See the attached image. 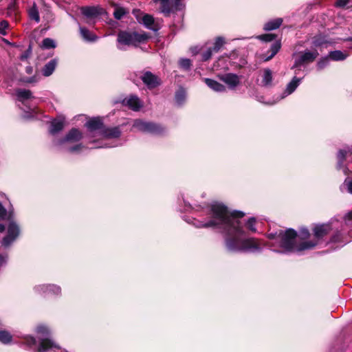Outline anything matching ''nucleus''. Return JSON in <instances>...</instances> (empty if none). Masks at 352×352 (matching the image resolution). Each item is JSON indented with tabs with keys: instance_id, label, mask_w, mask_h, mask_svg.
<instances>
[{
	"instance_id": "obj_51",
	"label": "nucleus",
	"mask_w": 352,
	"mask_h": 352,
	"mask_svg": "<svg viewBox=\"0 0 352 352\" xmlns=\"http://www.w3.org/2000/svg\"><path fill=\"white\" fill-rule=\"evenodd\" d=\"M349 2V0H338L336 2V6L339 8H344Z\"/></svg>"
},
{
	"instance_id": "obj_26",
	"label": "nucleus",
	"mask_w": 352,
	"mask_h": 352,
	"mask_svg": "<svg viewBox=\"0 0 352 352\" xmlns=\"http://www.w3.org/2000/svg\"><path fill=\"white\" fill-rule=\"evenodd\" d=\"M262 85L264 87H270L272 84V72L269 68L263 70V75L262 79Z\"/></svg>"
},
{
	"instance_id": "obj_15",
	"label": "nucleus",
	"mask_w": 352,
	"mask_h": 352,
	"mask_svg": "<svg viewBox=\"0 0 352 352\" xmlns=\"http://www.w3.org/2000/svg\"><path fill=\"white\" fill-rule=\"evenodd\" d=\"M122 104L128 106L133 111H138L142 107V103L136 96H131L129 98H125L122 101Z\"/></svg>"
},
{
	"instance_id": "obj_39",
	"label": "nucleus",
	"mask_w": 352,
	"mask_h": 352,
	"mask_svg": "<svg viewBox=\"0 0 352 352\" xmlns=\"http://www.w3.org/2000/svg\"><path fill=\"white\" fill-rule=\"evenodd\" d=\"M256 219L254 217H250L246 222L247 228L252 232H256V228L255 227Z\"/></svg>"
},
{
	"instance_id": "obj_16",
	"label": "nucleus",
	"mask_w": 352,
	"mask_h": 352,
	"mask_svg": "<svg viewBox=\"0 0 352 352\" xmlns=\"http://www.w3.org/2000/svg\"><path fill=\"white\" fill-rule=\"evenodd\" d=\"M301 81V78H297L296 76L293 77L292 80L287 85L286 88L284 91V96H282V98H283L285 96L290 95L292 94L296 88L300 85V82Z\"/></svg>"
},
{
	"instance_id": "obj_57",
	"label": "nucleus",
	"mask_w": 352,
	"mask_h": 352,
	"mask_svg": "<svg viewBox=\"0 0 352 352\" xmlns=\"http://www.w3.org/2000/svg\"><path fill=\"white\" fill-rule=\"evenodd\" d=\"M25 72L28 74H31L33 72V67L32 66H28L25 67Z\"/></svg>"
},
{
	"instance_id": "obj_11",
	"label": "nucleus",
	"mask_w": 352,
	"mask_h": 352,
	"mask_svg": "<svg viewBox=\"0 0 352 352\" xmlns=\"http://www.w3.org/2000/svg\"><path fill=\"white\" fill-rule=\"evenodd\" d=\"M34 290L39 294H59L61 289L59 286L55 285H41L34 287Z\"/></svg>"
},
{
	"instance_id": "obj_19",
	"label": "nucleus",
	"mask_w": 352,
	"mask_h": 352,
	"mask_svg": "<svg viewBox=\"0 0 352 352\" xmlns=\"http://www.w3.org/2000/svg\"><path fill=\"white\" fill-rule=\"evenodd\" d=\"M204 81L206 84L212 90L217 91V92H223L226 90V87L219 83V82L210 79V78H205Z\"/></svg>"
},
{
	"instance_id": "obj_59",
	"label": "nucleus",
	"mask_w": 352,
	"mask_h": 352,
	"mask_svg": "<svg viewBox=\"0 0 352 352\" xmlns=\"http://www.w3.org/2000/svg\"><path fill=\"white\" fill-rule=\"evenodd\" d=\"M140 12V10H133V13L135 14V12Z\"/></svg>"
},
{
	"instance_id": "obj_5",
	"label": "nucleus",
	"mask_w": 352,
	"mask_h": 352,
	"mask_svg": "<svg viewBox=\"0 0 352 352\" xmlns=\"http://www.w3.org/2000/svg\"><path fill=\"white\" fill-rule=\"evenodd\" d=\"M133 127L138 130L150 133L155 135L162 134L164 132L165 129L160 124L152 122H144L141 120H136L134 122Z\"/></svg>"
},
{
	"instance_id": "obj_30",
	"label": "nucleus",
	"mask_w": 352,
	"mask_h": 352,
	"mask_svg": "<svg viewBox=\"0 0 352 352\" xmlns=\"http://www.w3.org/2000/svg\"><path fill=\"white\" fill-rule=\"evenodd\" d=\"M347 151L345 150H340L338 153L337 157H338V164H337V168L340 169L343 166V162L345 160L346 155Z\"/></svg>"
},
{
	"instance_id": "obj_60",
	"label": "nucleus",
	"mask_w": 352,
	"mask_h": 352,
	"mask_svg": "<svg viewBox=\"0 0 352 352\" xmlns=\"http://www.w3.org/2000/svg\"><path fill=\"white\" fill-rule=\"evenodd\" d=\"M346 41H352V36H351V37H349V38H346Z\"/></svg>"
},
{
	"instance_id": "obj_10",
	"label": "nucleus",
	"mask_w": 352,
	"mask_h": 352,
	"mask_svg": "<svg viewBox=\"0 0 352 352\" xmlns=\"http://www.w3.org/2000/svg\"><path fill=\"white\" fill-rule=\"evenodd\" d=\"M82 138V135L81 132L78 129L72 128L64 138L59 140L58 144H63L67 142H78Z\"/></svg>"
},
{
	"instance_id": "obj_63",
	"label": "nucleus",
	"mask_w": 352,
	"mask_h": 352,
	"mask_svg": "<svg viewBox=\"0 0 352 352\" xmlns=\"http://www.w3.org/2000/svg\"><path fill=\"white\" fill-rule=\"evenodd\" d=\"M351 153H352V151H351Z\"/></svg>"
},
{
	"instance_id": "obj_56",
	"label": "nucleus",
	"mask_w": 352,
	"mask_h": 352,
	"mask_svg": "<svg viewBox=\"0 0 352 352\" xmlns=\"http://www.w3.org/2000/svg\"><path fill=\"white\" fill-rule=\"evenodd\" d=\"M30 49L28 50L23 54H22L20 57L21 60H25L28 58L29 54L30 53Z\"/></svg>"
},
{
	"instance_id": "obj_54",
	"label": "nucleus",
	"mask_w": 352,
	"mask_h": 352,
	"mask_svg": "<svg viewBox=\"0 0 352 352\" xmlns=\"http://www.w3.org/2000/svg\"><path fill=\"white\" fill-rule=\"evenodd\" d=\"M267 237L270 239L278 238V230L276 232H271L267 234Z\"/></svg>"
},
{
	"instance_id": "obj_52",
	"label": "nucleus",
	"mask_w": 352,
	"mask_h": 352,
	"mask_svg": "<svg viewBox=\"0 0 352 352\" xmlns=\"http://www.w3.org/2000/svg\"><path fill=\"white\" fill-rule=\"evenodd\" d=\"M8 261V254H1L0 255V267L5 265L7 263Z\"/></svg>"
},
{
	"instance_id": "obj_41",
	"label": "nucleus",
	"mask_w": 352,
	"mask_h": 352,
	"mask_svg": "<svg viewBox=\"0 0 352 352\" xmlns=\"http://www.w3.org/2000/svg\"><path fill=\"white\" fill-rule=\"evenodd\" d=\"M36 332L39 334H42L43 337L42 338H45V336H47L48 335V330L45 326H38L36 329ZM41 338H38V342H40V339ZM46 338H47L46 337Z\"/></svg>"
},
{
	"instance_id": "obj_42",
	"label": "nucleus",
	"mask_w": 352,
	"mask_h": 352,
	"mask_svg": "<svg viewBox=\"0 0 352 352\" xmlns=\"http://www.w3.org/2000/svg\"><path fill=\"white\" fill-rule=\"evenodd\" d=\"M212 52L213 50L211 47L208 48L206 51L202 53V60L207 61L209 60L212 56Z\"/></svg>"
},
{
	"instance_id": "obj_28",
	"label": "nucleus",
	"mask_w": 352,
	"mask_h": 352,
	"mask_svg": "<svg viewBox=\"0 0 352 352\" xmlns=\"http://www.w3.org/2000/svg\"><path fill=\"white\" fill-rule=\"evenodd\" d=\"M64 126V122L62 120H54L51 123L50 133L52 135L60 132L63 130Z\"/></svg>"
},
{
	"instance_id": "obj_47",
	"label": "nucleus",
	"mask_w": 352,
	"mask_h": 352,
	"mask_svg": "<svg viewBox=\"0 0 352 352\" xmlns=\"http://www.w3.org/2000/svg\"><path fill=\"white\" fill-rule=\"evenodd\" d=\"M82 148H83V146L82 145V144H78L74 146H71V147L68 148L67 151L69 153H74V152L79 151Z\"/></svg>"
},
{
	"instance_id": "obj_14",
	"label": "nucleus",
	"mask_w": 352,
	"mask_h": 352,
	"mask_svg": "<svg viewBox=\"0 0 352 352\" xmlns=\"http://www.w3.org/2000/svg\"><path fill=\"white\" fill-rule=\"evenodd\" d=\"M331 230V226L327 223L317 225L314 227V235L317 239H321L329 234Z\"/></svg>"
},
{
	"instance_id": "obj_21",
	"label": "nucleus",
	"mask_w": 352,
	"mask_h": 352,
	"mask_svg": "<svg viewBox=\"0 0 352 352\" xmlns=\"http://www.w3.org/2000/svg\"><path fill=\"white\" fill-rule=\"evenodd\" d=\"M330 60L333 61H341L345 60L349 54L346 52L340 50L331 51L328 54Z\"/></svg>"
},
{
	"instance_id": "obj_48",
	"label": "nucleus",
	"mask_w": 352,
	"mask_h": 352,
	"mask_svg": "<svg viewBox=\"0 0 352 352\" xmlns=\"http://www.w3.org/2000/svg\"><path fill=\"white\" fill-rule=\"evenodd\" d=\"M174 5L173 7L175 10H180L183 8L184 6L182 3V0H173Z\"/></svg>"
},
{
	"instance_id": "obj_58",
	"label": "nucleus",
	"mask_w": 352,
	"mask_h": 352,
	"mask_svg": "<svg viewBox=\"0 0 352 352\" xmlns=\"http://www.w3.org/2000/svg\"><path fill=\"white\" fill-rule=\"evenodd\" d=\"M5 230V226L0 223V232H3Z\"/></svg>"
},
{
	"instance_id": "obj_40",
	"label": "nucleus",
	"mask_w": 352,
	"mask_h": 352,
	"mask_svg": "<svg viewBox=\"0 0 352 352\" xmlns=\"http://www.w3.org/2000/svg\"><path fill=\"white\" fill-rule=\"evenodd\" d=\"M185 100V92L181 89L178 91L175 94V100L178 104H182Z\"/></svg>"
},
{
	"instance_id": "obj_4",
	"label": "nucleus",
	"mask_w": 352,
	"mask_h": 352,
	"mask_svg": "<svg viewBox=\"0 0 352 352\" xmlns=\"http://www.w3.org/2000/svg\"><path fill=\"white\" fill-rule=\"evenodd\" d=\"M295 55L296 58L292 69L297 68L298 69L295 71V74H297V71L300 70V69H298L299 67L314 62L318 56L319 54L317 50L310 51L306 50L305 51L300 52Z\"/></svg>"
},
{
	"instance_id": "obj_20",
	"label": "nucleus",
	"mask_w": 352,
	"mask_h": 352,
	"mask_svg": "<svg viewBox=\"0 0 352 352\" xmlns=\"http://www.w3.org/2000/svg\"><path fill=\"white\" fill-rule=\"evenodd\" d=\"M82 14L87 18H93L98 16L100 12L96 7L85 6L81 8Z\"/></svg>"
},
{
	"instance_id": "obj_1",
	"label": "nucleus",
	"mask_w": 352,
	"mask_h": 352,
	"mask_svg": "<svg viewBox=\"0 0 352 352\" xmlns=\"http://www.w3.org/2000/svg\"><path fill=\"white\" fill-rule=\"evenodd\" d=\"M210 219L199 221L197 228H212L219 229L224 234L225 245L227 250L234 252H259L262 243L255 238L241 239L244 230L239 218L244 217L242 211L230 212L224 204L214 202L208 210Z\"/></svg>"
},
{
	"instance_id": "obj_35",
	"label": "nucleus",
	"mask_w": 352,
	"mask_h": 352,
	"mask_svg": "<svg viewBox=\"0 0 352 352\" xmlns=\"http://www.w3.org/2000/svg\"><path fill=\"white\" fill-rule=\"evenodd\" d=\"M128 12L124 8L119 7L114 10L113 16L115 19L120 20Z\"/></svg>"
},
{
	"instance_id": "obj_45",
	"label": "nucleus",
	"mask_w": 352,
	"mask_h": 352,
	"mask_svg": "<svg viewBox=\"0 0 352 352\" xmlns=\"http://www.w3.org/2000/svg\"><path fill=\"white\" fill-rule=\"evenodd\" d=\"M8 26V21L3 20L0 22V34L5 35L6 34V29Z\"/></svg>"
},
{
	"instance_id": "obj_22",
	"label": "nucleus",
	"mask_w": 352,
	"mask_h": 352,
	"mask_svg": "<svg viewBox=\"0 0 352 352\" xmlns=\"http://www.w3.org/2000/svg\"><path fill=\"white\" fill-rule=\"evenodd\" d=\"M142 22L146 28L153 31L158 30V28L154 25V18L153 16L148 14H144L142 19Z\"/></svg>"
},
{
	"instance_id": "obj_3",
	"label": "nucleus",
	"mask_w": 352,
	"mask_h": 352,
	"mask_svg": "<svg viewBox=\"0 0 352 352\" xmlns=\"http://www.w3.org/2000/svg\"><path fill=\"white\" fill-rule=\"evenodd\" d=\"M149 38L148 34L146 32L120 31L117 37V47L120 50H125L124 46L138 47L140 43H145Z\"/></svg>"
},
{
	"instance_id": "obj_34",
	"label": "nucleus",
	"mask_w": 352,
	"mask_h": 352,
	"mask_svg": "<svg viewBox=\"0 0 352 352\" xmlns=\"http://www.w3.org/2000/svg\"><path fill=\"white\" fill-rule=\"evenodd\" d=\"M225 43V40L223 37L219 36L217 37L214 43V46L212 48L214 52H218L222 46Z\"/></svg>"
},
{
	"instance_id": "obj_50",
	"label": "nucleus",
	"mask_w": 352,
	"mask_h": 352,
	"mask_svg": "<svg viewBox=\"0 0 352 352\" xmlns=\"http://www.w3.org/2000/svg\"><path fill=\"white\" fill-rule=\"evenodd\" d=\"M7 216L6 209L3 206L0 202V219H5Z\"/></svg>"
},
{
	"instance_id": "obj_18",
	"label": "nucleus",
	"mask_w": 352,
	"mask_h": 352,
	"mask_svg": "<svg viewBox=\"0 0 352 352\" xmlns=\"http://www.w3.org/2000/svg\"><path fill=\"white\" fill-rule=\"evenodd\" d=\"M330 43L326 36L322 34L316 35L312 38V45L315 47H327Z\"/></svg>"
},
{
	"instance_id": "obj_8",
	"label": "nucleus",
	"mask_w": 352,
	"mask_h": 352,
	"mask_svg": "<svg viewBox=\"0 0 352 352\" xmlns=\"http://www.w3.org/2000/svg\"><path fill=\"white\" fill-rule=\"evenodd\" d=\"M140 79L148 89H153L161 85L160 78L150 71L142 73Z\"/></svg>"
},
{
	"instance_id": "obj_25",
	"label": "nucleus",
	"mask_w": 352,
	"mask_h": 352,
	"mask_svg": "<svg viewBox=\"0 0 352 352\" xmlns=\"http://www.w3.org/2000/svg\"><path fill=\"white\" fill-rule=\"evenodd\" d=\"M17 98L21 102H24L26 100L33 98L32 93L29 89H19L16 91Z\"/></svg>"
},
{
	"instance_id": "obj_24",
	"label": "nucleus",
	"mask_w": 352,
	"mask_h": 352,
	"mask_svg": "<svg viewBox=\"0 0 352 352\" xmlns=\"http://www.w3.org/2000/svg\"><path fill=\"white\" fill-rule=\"evenodd\" d=\"M280 47H281L280 41H275V42H274L270 47V50L269 51V52H270V54L268 56L266 55L265 56H264L265 61H268V60H271L278 52Z\"/></svg>"
},
{
	"instance_id": "obj_32",
	"label": "nucleus",
	"mask_w": 352,
	"mask_h": 352,
	"mask_svg": "<svg viewBox=\"0 0 352 352\" xmlns=\"http://www.w3.org/2000/svg\"><path fill=\"white\" fill-rule=\"evenodd\" d=\"M12 336L7 331H0V342L3 344H8L12 341Z\"/></svg>"
},
{
	"instance_id": "obj_36",
	"label": "nucleus",
	"mask_w": 352,
	"mask_h": 352,
	"mask_svg": "<svg viewBox=\"0 0 352 352\" xmlns=\"http://www.w3.org/2000/svg\"><path fill=\"white\" fill-rule=\"evenodd\" d=\"M161 11L166 15H169L172 11L171 7L170 6L169 1L166 2H161Z\"/></svg>"
},
{
	"instance_id": "obj_17",
	"label": "nucleus",
	"mask_w": 352,
	"mask_h": 352,
	"mask_svg": "<svg viewBox=\"0 0 352 352\" xmlns=\"http://www.w3.org/2000/svg\"><path fill=\"white\" fill-rule=\"evenodd\" d=\"M58 65V59L54 58L47 63L42 69V74L44 76H50L55 70Z\"/></svg>"
},
{
	"instance_id": "obj_37",
	"label": "nucleus",
	"mask_w": 352,
	"mask_h": 352,
	"mask_svg": "<svg viewBox=\"0 0 352 352\" xmlns=\"http://www.w3.org/2000/svg\"><path fill=\"white\" fill-rule=\"evenodd\" d=\"M276 35L274 34H261L258 36V39L265 41V42H270L276 39Z\"/></svg>"
},
{
	"instance_id": "obj_33",
	"label": "nucleus",
	"mask_w": 352,
	"mask_h": 352,
	"mask_svg": "<svg viewBox=\"0 0 352 352\" xmlns=\"http://www.w3.org/2000/svg\"><path fill=\"white\" fill-rule=\"evenodd\" d=\"M329 56H326L322 57L317 63L316 67L318 70H322L326 67H327L329 64Z\"/></svg>"
},
{
	"instance_id": "obj_13",
	"label": "nucleus",
	"mask_w": 352,
	"mask_h": 352,
	"mask_svg": "<svg viewBox=\"0 0 352 352\" xmlns=\"http://www.w3.org/2000/svg\"><path fill=\"white\" fill-rule=\"evenodd\" d=\"M122 131L119 126L114 127L104 126L101 131V135L107 139L118 138L121 135Z\"/></svg>"
},
{
	"instance_id": "obj_12",
	"label": "nucleus",
	"mask_w": 352,
	"mask_h": 352,
	"mask_svg": "<svg viewBox=\"0 0 352 352\" xmlns=\"http://www.w3.org/2000/svg\"><path fill=\"white\" fill-rule=\"evenodd\" d=\"M85 126L90 132H94L98 130L100 135L102 129L104 128L103 122L99 117L91 118L86 122Z\"/></svg>"
},
{
	"instance_id": "obj_53",
	"label": "nucleus",
	"mask_w": 352,
	"mask_h": 352,
	"mask_svg": "<svg viewBox=\"0 0 352 352\" xmlns=\"http://www.w3.org/2000/svg\"><path fill=\"white\" fill-rule=\"evenodd\" d=\"M344 221L346 223H349L352 222V210L345 214Z\"/></svg>"
},
{
	"instance_id": "obj_7",
	"label": "nucleus",
	"mask_w": 352,
	"mask_h": 352,
	"mask_svg": "<svg viewBox=\"0 0 352 352\" xmlns=\"http://www.w3.org/2000/svg\"><path fill=\"white\" fill-rule=\"evenodd\" d=\"M67 352L65 350H62L61 348L56 344L50 338H41L40 344L37 350L35 352Z\"/></svg>"
},
{
	"instance_id": "obj_29",
	"label": "nucleus",
	"mask_w": 352,
	"mask_h": 352,
	"mask_svg": "<svg viewBox=\"0 0 352 352\" xmlns=\"http://www.w3.org/2000/svg\"><path fill=\"white\" fill-rule=\"evenodd\" d=\"M28 15L31 20L35 21L37 23L40 22L38 9L36 3H34L32 8L29 10Z\"/></svg>"
},
{
	"instance_id": "obj_61",
	"label": "nucleus",
	"mask_w": 352,
	"mask_h": 352,
	"mask_svg": "<svg viewBox=\"0 0 352 352\" xmlns=\"http://www.w3.org/2000/svg\"><path fill=\"white\" fill-rule=\"evenodd\" d=\"M161 2H166V1H168V0H160Z\"/></svg>"
},
{
	"instance_id": "obj_31",
	"label": "nucleus",
	"mask_w": 352,
	"mask_h": 352,
	"mask_svg": "<svg viewBox=\"0 0 352 352\" xmlns=\"http://www.w3.org/2000/svg\"><path fill=\"white\" fill-rule=\"evenodd\" d=\"M41 47L43 49H52L56 47L55 41L50 38H45L43 40Z\"/></svg>"
},
{
	"instance_id": "obj_55",
	"label": "nucleus",
	"mask_w": 352,
	"mask_h": 352,
	"mask_svg": "<svg viewBox=\"0 0 352 352\" xmlns=\"http://www.w3.org/2000/svg\"><path fill=\"white\" fill-rule=\"evenodd\" d=\"M37 81H38V78H37V77L36 76L27 78L24 80V82H25L27 83H34V82H36Z\"/></svg>"
},
{
	"instance_id": "obj_62",
	"label": "nucleus",
	"mask_w": 352,
	"mask_h": 352,
	"mask_svg": "<svg viewBox=\"0 0 352 352\" xmlns=\"http://www.w3.org/2000/svg\"><path fill=\"white\" fill-rule=\"evenodd\" d=\"M331 241H332V242H335V241H336V240L334 239V238H332Z\"/></svg>"
},
{
	"instance_id": "obj_6",
	"label": "nucleus",
	"mask_w": 352,
	"mask_h": 352,
	"mask_svg": "<svg viewBox=\"0 0 352 352\" xmlns=\"http://www.w3.org/2000/svg\"><path fill=\"white\" fill-rule=\"evenodd\" d=\"M19 226L14 221H10L8 226L7 234L1 241V246L5 249L9 248L19 236Z\"/></svg>"
},
{
	"instance_id": "obj_44",
	"label": "nucleus",
	"mask_w": 352,
	"mask_h": 352,
	"mask_svg": "<svg viewBox=\"0 0 352 352\" xmlns=\"http://www.w3.org/2000/svg\"><path fill=\"white\" fill-rule=\"evenodd\" d=\"M343 184L346 186L348 192L352 195V179L346 178Z\"/></svg>"
},
{
	"instance_id": "obj_49",
	"label": "nucleus",
	"mask_w": 352,
	"mask_h": 352,
	"mask_svg": "<svg viewBox=\"0 0 352 352\" xmlns=\"http://www.w3.org/2000/svg\"><path fill=\"white\" fill-rule=\"evenodd\" d=\"M16 0H12L8 6V10L9 12H12L16 10Z\"/></svg>"
},
{
	"instance_id": "obj_43",
	"label": "nucleus",
	"mask_w": 352,
	"mask_h": 352,
	"mask_svg": "<svg viewBox=\"0 0 352 352\" xmlns=\"http://www.w3.org/2000/svg\"><path fill=\"white\" fill-rule=\"evenodd\" d=\"M36 339L32 336H27L25 338V343L30 347L36 345Z\"/></svg>"
},
{
	"instance_id": "obj_2",
	"label": "nucleus",
	"mask_w": 352,
	"mask_h": 352,
	"mask_svg": "<svg viewBox=\"0 0 352 352\" xmlns=\"http://www.w3.org/2000/svg\"><path fill=\"white\" fill-rule=\"evenodd\" d=\"M297 232L292 228L286 230H278V238H280V246L287 252H302L311 250L318 244L317 241H305L296 245Z\"/></svg>"
},
{
	"instance_id": "obj_9",
	"label": "nucleus",
	"mask_w": 352,
	"mask_h": 352,
	"mask_svg": "<svg viewBox=\"0 0 352 352\" xmlns=\"http://www.w3.org/2000/svg\"><path fill=\"white\" fill-rule=\"evenodd\" d=\"M220 80L225 82L229 88L234 89L240 83L239 76L233 73H227L219 77Z\"/></svg>"
},
{
	"instance_id": "obj_38",
	"label": "nucleus",
	"mask_w": 352,
	"mask_h": 352,
	"mask_svg": "<svg viewBox=\"0 0 352 352\" xmlns=\"http://www.w3.org/2000/svg\"><path fill=\"white\" fill-rule=\"evenodd\" d=\"M181 68L185 70H189L191 66V61L188 58H182L179 62Z\"/></svg>"
},
{
	"instance_id": "obj_46",
	"label": "nucleus",
	"mask_w": 352,
	"mask_h": 352,
	"mask_svg": "<svg viewBox=\"0 0 352 352\" xmlns=\"http://www.w3.org/2000/svg\"><path fill=\"white\" fill-rule=\"evenodd\" d=\"M300 238L302 239H305L307 238H308L310 235L309 234V232L308 230V229L307 228H302L300 230Z\"/></svg>"
},
{
	"instance_id": "obj_23",
	"label": "nucleus",
	"mask_w": 352,
	"mask_h": 352,
	"mask_svg": "<svg viewBox=\"0 0 352 352\" xmlns=\"http://www.w3.org/2000/svg\"><path fill=\"white\" fill-rule=\"evenodd\" d=\"M80 33L84 40L89 42H94L97 40L96 35L90 32L88 29L80 26Z\"/></svg>"
},
{
	"instance_id": "obj_27",
	"label": "nucleus",
	"mask_w": 352,
	"mask_h": 352,
	"mask_svg": "<svg viewBox=\"0 0 352 352\" xmlns=\"http://www.w3.org/2000/svg\"><path fill=\"white\" fill-rule=\"evenodd\" d=\"M282 23L283 19L281 18L271 20L265 24L264 29L267 31L276 30L281 25Z\"/></svg>"
}]
</instances>
